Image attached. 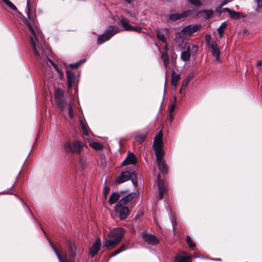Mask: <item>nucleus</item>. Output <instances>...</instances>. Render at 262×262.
Returning <instances> with one entry per match:
<instances>
[{
    "label": "nucleus",
    "mask_w": 262,
    "mask_h": 262,
    "mask_svg": "<svg viewBox=\"0 0 262 262\" xmlns=\"http://www.w3.org/2000/svg\"><path fill=\"white\" fill-rule=\"evenodd\" d=\"M156 183L158 186L159 198L162 199L167 192V187L164 181L160 179V174L157 177Z\"/></svg>",
    "instance_id": "obj_7"
},
{
    "label": "nucleus",
    "mask_w": 262,
    "mask_h": 262,
    "mask_svg": "<svg viewBox=\"0 0 262 262\" xmlns=\"http://www.w3.org/2000/svg\"><path fill=\"white\" fill-rule=\"evenodd\" d=\"M189 50V47H188L187 50L183 52L181 54V58L185 61H188L190 59V53Z\"/></svg>",
    "instance_id": "obj_26"
},
{
    "label": "nucleus",
    "mask_w": 262,
    "mask_h": 262,
    "mask_svg": "<svg viewBox=\"0 0 262 262\" xmlns=\"http://www.w3.org/2000/svg\"><path fill=\"white\" fill-rule=\"evenodd\" d=\"M208 47L211 49V51L212 56L215 58L216 61H220V59L219 56L221 53V51L217 43L216 42L215 43H212V44Z\"/></svg>",
    "instance_id": "obj_15"
},
{
    "label": "nucleus",
    "mask_w": 262,
    "mask_h": 262,
    "mask_svg": "<svg viewBox=\"0 0 262 262\" xmlns=\"http://www.w3.org/2000/svg\"><path fill=\"white\" fill-rule=\"evenodd\" d=\"M80 125L83 134L86 136H89V129L87 125L84 122L81 121Z\"/></svg>",
    "instance_id": "obj_28"
},
{
    "label": "nucleus",
    "mask_w": 262,
    "mask_h": 262,
    "mask_svg": "<svg viewBox=\"0 0 262 262\" xmlns=\"http://www.w3.org/2000/svg\"><path fill=\"white\" fill-rule=\"evenodd\" d=\"M201 28V26L200 25H188L182 29V32H183L184 36H191L194 33L200 30Z\"/></svg>",
    "instance_id": "obj_8"
},
{
    "label": "nucleus",
    "mask_w": 262,
    "mask_h": 262,
    "mask_svg": "<svg viewBox=\"0 0 262 262\" xmlns=\"http://www.w3.org/2000/svg\"><path fill=\"white\" fill-rule=\"evenodd\" d=\"M217 33L220 35V37L222 38L223 36V34L224 33L225 30H223L222 28H219L217 30Z\"/></svg>",
    "instance_id": "obj_44"
},
{
    "label": "nucleus",
    "mask_w": 262,
    "mask_h": 262,
    "mask_svg": "<svg viewBox=\"0 0 262 262\" xmlns=\"http://www.w3.org/2000/svg\"><path fill=\"white\" fill-rule=\"evenodd\" d=\"M8 6L13 10H16V7L9 0H2Z\"/></svg>",
    "instance_id": "obj_35"
},
{
    "label": "nucleus",
    "mask_w": 262,
    "mask_h": 262,
    "mask_svg": "<svg viewBox=\"0 0 262 262\" xmlns=\"http://www.w3.org/2000/svg\"><path fill=\"white\" fill-rule=\"evenodd\" d=\"M69 115L71 118H73L74 116L72 106L70 104L68 107Z\"/></svg>",
    "instance_id": "obj_40"
},
{
    "label": "nucleus",
    "mask_w": 262,
    "mask_h": 262,
    "mask_svg": "<svg viewBox=\"0 0 262 262\" xmlns=\"http://www.w3.org/2000/svg\"><path fill=\"white\" fill-rule=\"evenodd\" d=\"M186 241L190 248H193L195 246V244L193 242L192 239L189 236H186Z\"/></svg>",
    "instance_id": "obj_34"
},
{
    "label": "nucleus",
    "mask_w": 262,
    "mask_h": 262,
    "mask_svg": "<svg viewBox=\"0 0 262 262\" xmlns=\"http://www.w3.org/2000/svg\"><path fill=\"white\" fill-rule=\"evenodd\" d=\"M176 97L174 96L173 97V102L171 103L168 106V111L170 114H172L175 109L176 105Z\"/></svg>",
    "instance_id": "obj_30"
},
{
    "label": "nucleus",
    "mask_w": 262,
    "mask_h": 262,
    "mask_svg": "<svg viewBox=\"0 0 262 262\" xmlns=\"http://www.w3.org/2000/svg\"><path fill=\"white\" fill-rule=\"evenodd\" d=\"M36 0H27V5L28 8L27 14L28 16L35 15V11L34 9L33 4Z\"/></svg>",
    "instance_id": "obj_20"
},
{
    "label": "nucleus",
    "mask_w": 262,
    "mask_h": 262,
    "mask_svg": "<svg viewBox=\"0 0 262 262\" xmlns=\"http://www.w3.org/2000/svg\"><path fill=\"white\" fill-rule=\"evenodd\" d=\"M169 16L174 17V16H181L178 14H173L170 15Z\"/></svg>",
    "instance_id": "obj_51"
},
{
    "label": "nucleus",
    "mask_w": 262,
    "mask_h": 262,
    "mask_svg": "<svg viewBox=\"0 0 262 262\" xmlns=\"http://www.w3.org/2000/svg\"><path fill=\"white\" fill-rule=\"evenodd\" d=\"M180 79V75L176 73L174 71L172 72L171 75V84L172 85L176 87L178 82Z\"/></svg>",
    "instance_id": "obj_23"
},
{
    "label": "nucleus",
    "mask_w": 262,
    "mask_h": 262,
    "mask_svg": "<svg viewBox=\"0 0 262 262\" xmlns=\"http://www.w3.org/2000/svg\"><path fill=\"white\" fill-rule=\"evenodd\" d=\"M89 141V145L91 147L95 150H99L103 148V145L100 143L98 142H92L91 141Z\"/></svg>",
    "instance_id": "obj_24"
},
{
    "label": "nucleus",
    "mask_w": 262,
    "mask_h": 262,
    "mask_svg": "<svg viewBox=\"0 0 262 262\" xmlns=\"http://www.w3.org/2000/svg\"><path fill=\"white\" fill-rule=\"evenodd\" d=\"M178 18H180V17H169V19L171 20H177L178 19Z\"/></svg>",
    "instance_id": "obj_50"
},
{
    "label": "nucleus",
    "mask_w": 262,
    "mask_h": 262,
    "mask_svg": "<svg viewBox=\"0 0 262 262\" xmlns=\"http://www.w3.org/2000/svg\"><path fill=\"white\" fill-rule=\"evenodd\" d=\"M256 65L257 67H260L262 65V61L259 60L257 62Z\"/></svg>",
    "instance_id": "obj_47"
},
{
    "label": "nucleus",
    "mask_w": 262,
    "mask_h": 262,
    "mask_svg": "<svg viewBox=\"0 0 262 262\" xmlns=\"http://www.w3.org/2000/svg\"><path fill=\"white\" fill-rule=\"evenodd\" d=\"M67 77L68 80V87L71 88L73 83L74 81L75 75L71 71H67Z\"/></svg>",
    "instance_id": "obj_22"
},
{
    "label": "nucleus",
    "mask_w": 262,
    "mask_h": 262,
    "mask_svg": "<svg viewBox=\"0 0 262 262\" xmlns=\"http://www.w3.org/2000/svg\"><path fill=\"white\" fill-rule=\"evenodd\" d=\"M205 41L208 45V46H210L212 43H215V42L212 40L211 36L210 34H207L205 36Z\"/></svg>",
    "instance_id": "obj_33"
},
{
    "label": "nucleus",
    "mask_w": 262,
    "mask_h": 262,
    "mask_svg": "<svg viewBox=\"0 0 262 262\" xmlns=\"http://www.w3.org/2000/svg\"><path fill=\"white\" fill-rule=\"evenodd\" d=\"M101 245V239L99 238H97L95 242L89 249L90 254L92 257H93L99 251Z\"/></svg>",
    "instance_id": "obj_14"
},
{
    "label": "nucleus",
    "mask_w": 262,
    "mask_h": 262,
    "mask_svg": "<svg viewBox=\"0 0 262 262\" xmlns=\"http://www.w3.org/2000/svg\"><path fill=\"white\" fill-rule=\"evenodd\" d=\"M198 50V46L197 45H193L192 47V51L196 53Z\"/></svg>",
    "instance_id": "obj_45"
},
{
    "label": "nucleus",
    "mask_w": 262,
    "mask_h": 262,
    "mask_svg": "<svg viewBox=\"0 0 262 262\" xmlns=\"http://www.w3.org/2000/svg\"><path fill=\"white\" fill-rule=\"evenodd\" d=\"M157 37L160 40L162 41V42H166V38L163 34L158 33L157 34Z\"/></svg>",
    "instance_id": "obj_42"
},
{
    "label": "nucleus",
    "mask_w": 262,
    "mask_h": 262,
    "mask_svg": "<svg viewBox=\"0 0 262 262\" xmlns=\"http://www.w3.org/2000/svg\"><path fill=\"white\" fill-rule=\"evenodd\" d=\"M54 97L56 104L60 108H62L64 104V97L62 91L61 89H56L55 91Z\"/></svg>",
    "instance_id": "obj_12"
},
{
    "label": "nucleus",
    "mask_w": 262,
    "mask_h": 262,
    "mask_svg": "<svg viewBox=\"0 0 262 262\" xmlns=\"http://www.w3.org/2000/svg\"><path fill=\"white\" fill-rule=\"evenodd\" d=\"M226 4V2L223 3L221 5L220 7H217L215 9V11L216 12H217V15H222L225 16H241V14L238 12L232 11L229 8L223 9V6ZM242 16H244L242 15Z\"/></svg>",
    "instance_id": "obj_4"
},
{
    "label": "nucleus",
    "mask_w": 262,
    "mask_h": 262,
    "mask_svg": "<svg viewBox=\"0 0 262 262\" xmlns=\"http://www.w3.org/2000/svg\"><path fill=\"white\" fill-rule=\"evenodd\" d=\"M120 23L122 27L127 31H134L139 32L141 30V28L139 27H134L128 24L126 20L122 19L120 20Z\"/></svg>",
    "instance_id": "obj_16"
},
{
    "label": "nucleus",
    "mask_w": 262,
    "mask_h": 262,
    "mask_svg": "<svg viewBox=\"0 0 262 262\" xmlns=\"http://www.w3.org/2000/svg\"><path fill=\"white\" fill-rule=\"evenodd\" d=\"M259 70H260V71H262V69H260V68H259Z\"/></svg>",
    "instance_id": "obj_53"
},
{
    "label": "nucleus",
    "mask_w": 262,
    "mask_h": 262,
    "mask_svg": "<svg viewBox=\"0 0 262 262\" xmlns=\"http://www.w3.org/2000/svg\"><path fill=\"white\" fill-rule=\"evenodd\" d=\"M21 18L29 36L30 43L38 61L42 64L53 66L59 74H61L58 66L53 63L48 57L50 51L44 43L42 34L34 17Z\"/></svg>",
    "instance_id": "obj_1"
},
{
    "label": "nucleus",
    "mask_w": 262,
    "mask_h": 262,
    "mask_svg": "<svg viewBox=\"0 0 262 262\" xmlns=\"http://www.w3.org/2000/svg\"><path fill=\"white\" fill-rule=\"evenodd\" d=\"M110 191V188L109 187H108L106 185H105L104 187H103V195H104V198L105 199H106L107 198V194Z\"/></svg>",
    "instance_id": "obj_38"
},
{
    "label": "nucleus",
    "mask_w": 262,
    "mask_h": 262,
    "mask_svg": "<svg viewBox=\"0 0 262 262\" xmlns=\"http://www.w3.org/2000/svg\"><path fill=\"white\" fill-rule=\"evenodd\" d=\"M8 6L13 10H16V7L9 0H2Z\"/></svg>",
    "instance_id": "obj_36"
},
{
    "label": "nucleus",
    "mask_w": 262,
    "mask_h": 262,
    "mask_svg": "<svg viewBox=\"0 0 262 262\" xmlns=\"http://www.w3.org/2000/svg\"><path fill=\"white\" fill-rule=\"evenodd\" d=\"M125 244H123L122 245H121V246L118 248V249H117L116 250H115V251H114L113 252H112L111 254V256H114L119 253H120V252L124 251L125 250Z\"/></svg>",
    "instance_id": "obj_29"
},
{
    "label": "nucleus",
    "mask_w": 262,
    "mask_h": 262,
    "mask_svg": "<svg viewBox=\"0 0 262 262\" xmlns=\"http://www.w3.org/2000/svg\"><path fill=\"white\" fill-rule=\"evenodd\" d=\"M143 238L144 241L149 244L155 245L159 243V240L157 237L152 234H145Z\"/></svg>",
    "instance_id": "obj_19"
},
{
    "label": "nucleus",
    "mask_w": 262,
    "mask_h": 262,
    "mask_svg": "<svg viewBox=\"0 0 262 262\" xmlns=\"http://www.w3.org/2000/svg\"><path fill=\"white\" fill-rule=\"evenodd\" d=\"M190 78V75H189L188 76V77L187 78L185 79L183 81L182 85V87H183V86L186 87L187 85V84L189 81Z\"/></svg>",
    "instance_id": "obj_43"
},
{
    "label": "nucleus",
    "mask_w": 262,
    "mask_h": 262,
    "mask_svg": "<svg viewBox=\"0 0 262 262\" xmlns=\"http://www.w3.org/2000/svg\"><path fill=\"white\" fill-rule=\"evenodd\" d=\"M146 137V134H139L136 137V140L137 142L141 143L143 142Z\"/></svg>",
    "instance_id": "obj_31"
},
{
    "label": "nucleus",
    "mask_w": 262,
    "mask_h": 262,
    "mask_svg": "<svg viewBox=\"0 0 262 262\" xmlns=\"http://www.w3.org/2000/svg\"><path fill=\"white\" fill-rule=\"evenodd\" d=\"M191 256H187L185 253H182L176 255L174 262H190Z\"/></svg>",
    "instance_id": "obj_18"
},
{
    "label": "nucleus",
    "mask_w": 262,
    "mask_h": 262,
    "mask_svg": "<svg viewBox=\"0 0 262 262\" xmlns=\"http://www.w3.org/2000/svg\"><path fill=\"white\" fill-rule=\"evenodd\" d=\"M135 196V193H130L122 198L114 207V211L119 215L120 220L127 218L130 213L129 208L126 205L130 202Z\"/></svg>",
    "instance_id": "obj_3"
},
{
    "label": "nucleus",
    "mask_w": 262,
    "mask_h": 262,
    "mask_svg": "<svg viewBox=\"0 0 262 262\" xmlns=\"http://www.w3.org/2000/svg\"><path fill=\"white\" fill-rule=\"evenodd\" d=\"M162 134L160 132L154 138L153 148L156 156V160L159 170L164 174L167 173V166L163 159L164 154L163 149V143L162 142Z\"/></svg>",
    "instance_id": "obj_2"
},
{
    "label": "nucleus",
    "mask_w": 262,
    "mask_h": 262,
    "mask_svg": "<svg viewBox=\"0 0 262 262\" xmlns=\"http://www.w3.org/2000/svg\"><path fill=\"white\" fill-rule=\"evenodd\" d=\"M136 163V158L135 155L132 153H129L125 159L123 161L122 166H126L130 164H135Z\"/></svg>",
    "instance_id": "obj_17"
},
{
    "label": "nucleus",
    "mask_w": 262,
    "mask_h": 262,
    "mask_svg": "<svg viewBox=\"0 0 262 262\" xmlns=\"http://www.w3.org/2000/svg\"><path fill=\"white\" fill-rule=\"evenodd\" d=\"M124 196V193L122 191L120 192H114L111 193L108 199V202L112 205Z\"/></svg>",
    "instance_id": "obj_13"
},
{
    "label": "nucleus",
    "mask_w": 262,
    "mask_h": 262,
    "mask_svg": "<svg viewBox=\"0 0 262 262\" xmlns=\"http://www.w3.org/2000/svg\"><path fill=\"white\" fill-rule=\"evenodd\" d=\"M161 58L163 60L165 66L166 67L168 64V56L166 53H163L161 54Z\"/></svg>",
    "instance_id": "obj_32"
},
{
    "label": "nucleus",
    "mask_w": 262,
    "mask_h": 262,
    "mask_svg": "<svg viewBox=\"0 0 262 262\" xmlns=\"http://www.w3.org/2000/svg\"><path fill=\"white\" fill-rule=\"evenodd\" d=\"M131 174L132 176H134L136 178V173L135 171L131 172L129 171H124L122 172L120 176H118L116 179V182L117 183H122L128 180L131 178Z\"/></svg>",
    "instance_id": "obj_9"
},
{
    "label": "nucleus",
    "mask_w": 262,
    "mask_h": 262,
    "mask_svg": "<svg viewBox=\"0 0 262 262\" xmlns=\"http://www.w3.org/2000/svg\"><path fill=\"white\" fill-rule=\"evenodd\" d=\"M194 15V11L192 10H188L186 12H185L182 16H192Z\"/></svg>",
    "instance_id": "obj_39"
},
{
    "label": "nucleus",
    "mask_w": 262,
    "mask_h": 262,
    "mask_svg": "<svg viewBox=\"0 0 262 262\" xmlns=\"http://www.w3.org/2000/svg\"><path fill=\"white\" fill-rule=\"evenodd\" d=\"M52 248L55 252V254H56L60 262H75L73 260H69L68 261H67V254L65 253H62L60 254L56 249V248L52 245Z\"/></svg>",
    "instance_id": "obj_21"
},
{
    "label": "nucleus",
    "mask_w": 262,
    "mask_h": 262,
    "mask_svg": "<svg viewBox=\"0 0 262 262\" xmlns=\"http://www.w3.org/2000/svg\"><path fill=\"white\" fill-rule=\"evenodd\" d=\"M187 1L195 6H200L202 5L200 0H187Z\"/></svg>",
    "instance_id": "obj_37"
},
{
    "label": "nucleus",
    "mask_w": 262,
    "mask_h": 262,
    "mask_svg": "<svg viewBox=\"0 0 262 262\" xmlns=\"http://www.w3.org/2000/svg\"><path fill=\"white\" fill-rule=\"evenodd\" d=\"M69 256L71 258H73L75 257L76 255V246L74 245L70 244V245L69 246Z\"/></svg>",
    "instance_id": "obj_25"
},
{
    "label": "nucleus",
    "mask_w": 262,
    "mask_h": 262,
    "mask_svg": "<svg viewBox=\"0 0 262 262\" xmlns=\"http://www.w3.org/2000/svg\"><path fill=\"white\" fill-rule=\"evenodd\" d=\"M132 182L134 183V180H133V178H132Z\"/></svg>",
    "instance_id": "obj_52"
},
{
    "label": "nucleus",
    "mask_w": 262,
    "mask_h": 262,
    "mask_svg": "<svg viewBox=\"0 0 262 262\" xmlns=\"http://www.w3.org/2000/svg\"><path fill=\"white\" fill-rule=\"evenodd\" d=\"M182 36H184V34H183V32H182V30L181 32L176 34L175 39L177 41H178L182 38Z\"/></svg>",
    "instance_id": "obj_41"
},
{
    "label": "nucleus",
    "mask_w": 262,
    "mask_h": 262,
    "mask_svg": "<svg viewBox=\"0 0 262 262\" xmlns=\"http://www.w3.org/2000/svg\"><path fill=\"white\" fill-rule=\"evenodd\" d=\"M198 14L203 16H211L213 14V12L211 10H203L200 11Z\"/></svg>",
    "instance_id": "obj_27"
},
{
    "label": "nucleus",
    "mask_w": 262,
    "mask_h": 262,
    "mask_svg": "<svg viewBox=\"0 0 262 262\" xmlns=\"http://www.w3.org/2000/svg\"><path fill=\"white\" fill-rule=\"evenodd\" d=\"M85 145V144L83 142L79 141H76L74 142L72 144H71L70 143L66 144L64 145V148L68 151L80 154L82 148Z\"/></svg>",
    "instance_id": "obj_6"
},
{
    "label": "nucleus",
    "mask_w": 262,
    "mask_h": 262,
    "mask_svg": "<svg viewBox=\"0 0 262 262\" xmlns=\"http://www.w3.org/2000/svg\"><path fill=\"white\" fill-rule=\"evenodd\" d=\"M173 116L171 114H170V116L169 117V121L170 122H171L173 120Z\"/></svg>",
    "instance_id": "obj_48"
},
{
    "label": "nucleus",
    "mask_w": 262,
    "mask_h": 262,
    "mask_svg": "<svg viewBox=\"0 0 262 262\" xmlns=\"http://www.w3.org/2000/svg\"><path fill=\"white\" fill-rule=\"evenodd\" d=\"M78 66V64H70V67L72 68H77Z\"/></svg>",
    "instance_id": "obj_49"
},
{
    "label": "nucleus",
    "mask_w": 262,
    "mask_h": 262,
    "mask_svg": "<svg viewBox=\"0 0 262 262\" xmlns=\"http://www.w3.org/2000/svg\"><path fill=\"white\" fill-rule=\"evenodd\" d=\"M227 27V24L225 22L223 23L219 28L225 30Z\"/></svg>",
    "instance_id": "obj_46"
},
{
    "label": "nucleus",
    "mask_w": 262,
    "mask_h": 262,
    "mask_svg": "<svg viewBox=\"0 0 262 262\" xmlns=\"http://www.w3.org/2000/svg\"><path fill=\"white\" fill-rule=\"evenodd\" d=\"M119 239L108 237V235L105 237L103 242L104 247L107 249H112L120 243Z\"/></svg>",
    "instance_id": "obj_11"
},
{
    "label": "nucleus",
    "mask_w": 262,
    "mask_h": 262,
    "mask_svg": "<svg viewBox=\"0 0 262 262\" xmlns=\"http://www.w3.org/2000/svg\"><path fill=\"white\" fill-rule=\"evenodd\" d=\"M118 32V29L117 27H111L105 33L100 36L97 40V43L101 45L104 41L109 40L113 35Z\"/></svg>",
    "instance_id": "obj_5"
},
{
    "label": "nucleus",
    "mask_w": 262,
    "mask_h": 262,
    "mask_svg": "<svg viewBox=\"0 0 262 262\" xmlns=\"http://www.w3.org/2000/svg\"><path fill=\"white\" fill-rule=\"evenodd\" d=\"M125 230L122 228H116L112 230L108 234V236L121 241L123 238Z\"/></svg>",
    "instance_id": "obj_10"
}]
</instances>
